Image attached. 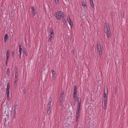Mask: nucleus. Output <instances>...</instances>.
<instances>
[{
	"mask_svg": "<svg viewBox=\"0 0 128 128\" xmlns=\"http://www.w3.org/2000/svg\"><path fill=\"white\" fill-rule=\"evenodd\" d=\"M10 84L9 83H8L7 84V88L6 90V93L7 95L8 100H10Z\"/></svg>",
	"mask_w": 128,
	"mask_h": 128,
	"instance_id": "1",
	"label": "nucleus"
},
{
	"mask_svg": "<svg viewBox=\"0 0 128 128\" xmlns=\"http://www.w3.org/2000/svg\"><path fill=\"white\" fill-rule=\"evenodd\" d=\"M63 14V12L61 11H58L56 14L55 16L58 20L61 18L62 14Z\"/></svg>",
	"mask_w": 128,
	"mask_h": 128,
	"instance_id": "2",
	"label": "nucleus"
},
{
	"mask_svg": "<svg viewBox=\"0 0 128 128\" xmlns=\"http://www.w3.org/2000/svg\"><path fill=\"white\" fill-rule=\"evenodd\" d=\"M74 92L73 96L74 98H77L78 95L77 94V89L76 86L75 85L74 87Z\"/></svg>",
	"mask_w": 128,
	"mask_h": 128,
	"instance_id": "3",
	"label": "nucleus"
},
{
	"mask_svg": "<svg viewBox=\"0 0 128 128\" xmlns=\"http://www.w3.org/2000/svg\"><path fill=\"white\" fill-rule=\"evenodd\" d=\"M105 32H110V26L107 23H105Z\"/></svg>",
	"mask_w": 128,
	"mask_h": 128,
	"instance_id": "4",
	"label": "nucleus"
},
{
	"mask_svg": "<svg viewBox=\"0 0 128 128\" xmlns=\"http://www.w3.org/2000/svg\"><path fill=\"white\" fill-rule=\"evenodd\" d=\"M18 48L19 49V52L20 53V54L19 55V57L20 58H21V55L22 54V45L21 44H20Z\"/></svg>",
	"mask_w": 128,
	"mask_h": 128,
	"instance_id": "5",
	"label": "nucleus"
},
{
	"mask_svg": "<svg viewBox=\"0 0 128 128\" xmlns=\"http://www.w3.org/2000/svg\"><path fill=\"white\" fill-rule=\"evenodd\" d=\"M10 51L9 50H7L6 51V60L7 61L10 56Z\"/></svg>",
	"mask_w": 128,
	"mask_h": 128,
	"instance_id": "6",
	"label": "nucleus"
},
{
	"mask_svg": "<svg viewBox=\"0 0 128 128\" xmlns=\"http://www.w3.org/2000/svg\"><path fill=\"white\" fill-rule=\"evenodd\" d=\"M80 111L77 110L76 113V122L77 121L78 119L79 118L80 115Z\"/></svg>",
	"mask_w": 128,
	"mask_h": 128,
	"instance_id": "7",
	"label": "nucleus"
},
{
	"mask_svg": "<svg viewBox=\"0 0 128 128\" xmlns=\"http://www.w3.org/2000/svg\"><path fill=\"white\" fill-rule=\"evenodd\" d=\"M51 105H48V108H47V113L48 114H49L50 113V108L51 107Z\"/></svg>",
	"mask_w": 128,
	"mask_h": 128,
	"instance_id": "8",
	"label": "nucleus"
},
{
	"mask_svg": "<svg viewBox=\"0 0 128 128\" xmlns=\"http://www.w3.org/2000/svg\"><path fill=\"white\" fill-rule=\"evenodd\" d=\"M106 89L104 88V97H106V92L107 93H108V90L107 89V88L106 87Z\"/></svg>",
	"mask_w": 128,
	"mask_h": 128,
	"instance_id": "9",
	"label": "nucleus"
},
{
	"mask_svg": "<svg viewBox=\"0 0 128 128\" xmlns=\"http://www.w3.org/2000/svg\"><path fill=\"white\" fill-rule=\"evenodd\" d=\"M63 98V97H62V96H60L59 100V103L60 105L61 106L62 104V100Z\"/></svg>",
	"mask_w": 128,
	"mask_h": 128,
	"instance_id": "10",
	"label": "nucleus"
},
{
	"mask_svg": "<svg viewBox=\"0 0 128 128\" xmlns=\"http://www.w3.org/2000/svg\"><path fill=\"white\" fill-rule=\"evenodd\" d=\"M98 52V53L99 56V57H101L102 55V48H100V49H98L97 50Z\"/></svg>",
	"mask_w": 128,
	"mask_h": 128,
	"instance_id": "11",
	"label": "nucleus"
},
{
	"mask_svg": "<svg viewBox=\"0 0 128 128\" xmlns=\"http://www.w3.org/2000/svg\"><path fill=\"white\" fill-rule=\"evenodd\" d=\"M25 87L24 86H23L22 88L20 90V91L23 92L24 94L25 92Z\"/></svg>",
	"mask_w": 128,
	"mask_h": 128,
	"instance_id": "12",
	"label": "nucleus"
},
{
	"mask_svg": "<svg viewBox=\"0 0 128 128\" xmlns=\"http://www.w3.org/2000/svg\"><path fill=\"white\" fill-rule=\"evenodd\" d=\"M107 98H106V97H104V106L106 105L107 103Z\"/></svg>",
	"mask_w": 128,
	"mask_h": 128,
	"instance_id": "13",
	"label": "nucleus"
},
{
	"mask_svg": "<svg viewBox=\"0 0 128 128\" xmlns=\"http://www.w3.org/2000/svg\"><path fill=\"white\" fill-rule=\"evenodd\" d=\"M8 39V36L7 34H6L4 38V40L5 42H6V40Z\"/></svg>",
	"mask_w": 128,
	"mask_h": 128,
	"instance_id": "14",
	"label": "nucleus"
},
{
	"mask_svg": "<svg viewBox=\"0 0 128 128\" xmlns=\"http://www.w3.org/2000/svg\"><path fill=\"white\" fill-rule=\"evenodd\" d=\"M106 36L108 38H110V37L111 33L110 32H106Z\"/></svg>",
	"mask_w": 128,
	"mask_h": 128,
	"instance_id": "15",
	"label": "nucleus"
},
{
	"mask_svg": "<svg viewBox=\"0 0 128 128\" xmlns=\"http://www.w3.org/2000/svg\"><path fill=\"white\" fill-rule=\"evenodd\" d=\"M62 21L63 22L64 24H65V22H66L65 17H64V16H62Z\"/></svg>",
	"mask_w": 128,
	"mask_h": 128,
	"instance_id": "16",
	"label": "nucleus"
},
{
	"mask_svg": "<svg viewBox=\"0 0 128 128\" xmlns=\"http://www.w3.org/2000/svg\"><path fill=\"white\" fill-rule=\"evenodd\" d=\"M78 104H80L81 102V99L80 98H78Z\"/></svg>",
	"mask_w": 128,
	"mask_h": 128,
	"instance_id": "17",
	"label": "nucleus"
},
{
	"mask_svg": "<svg viewBox=\"0 0 128 128\" xmlns=\"http://www.w3.org/2000/svg\"><path fill=\"white\" fill-rule=\"evenodd\" d=\"M55 0V4L56 6H58V2L59 1V0Z\"/></svg>",
	"mask_w": 128,
	"mask_h": 128,
	"instance_id": "18",
	"label": "nucleus"
},
{
	"mask_svg": "<svg viewBox=\"0 0 128 128\" xmlns=\"http://www.w3.org/2000/svg\"><path fill=\"white\" fill-rule=\"evenodd\" d=\"M81 3L82 6L84 7L85 8L86 6V4L84 1H82V2Z\"/></svg>",
	"mask_w": 128,
	"mask_h": 128,
	"instance_id": "19",
	"label": "nucleus"
},
{
	"mask_svg": "<svg viewBox=\"0 0 128 128\" xmlns=\"http://www.w3.org/2000/svg\"><path fill=\"white\" fill-rule=\"evenodd\" d=\"M101 47L100 44L98 43V46H97V50L101 48Z\"/></svg>",
	"mask_w": 128,
	"mask_h": 128,
	"instance_id": "20",
	"label": "nucleus"
},
{
	"mask_svg": "<svg viewBox=\"0 0 128 128\" xmlns=\"http://www.w3.org/2000/svg\"><path fill=\"white\" fill-rule=\"evenodd\" d=\"M80 104H78V107L77 108V110L80 111Z\"/></svg>",
	"mask_w": 128,
	"mask_h": 128,
	"instance_id": "21",
	"label": "nucleus"
},
{
	"mask_svg": "<svg viewBox=\"0 0 128 128\" xmlns=\"http://www.w3.org/2000/svg\"><path fill=\"white\" fill-rule=\"evenodd\" d=\"M54 36L52 35H50V38H49V41H51L52 40V38H53Z\"/></svg>",
	"mask_w": 128,
	"mask_h": 128,
	"instance_id": "22",
	"label": "nucleus"
},
{
	"mask_svg": "<svg viewBox=\"0 0 128 128\" xmlns=\"http://www.w3.org/2000/svg\"><path fill=\"white\" fill-rule=\"evenodd\" d=\"M90 2V4H91V6L92 8L94 7V4H93V1H92Z\"/></svg>",
	"mask_w": 128,
	"mask_h": 128,
	"instance_id": "23",
	"label": "nucleus"
},
{
	"mask_svg": "<svg viewBox=\"0 0 128 128\" xmlns=\"http://www.w3.org/2000/svg\"><path fill=\"white\" fill-rule=\"evenodd\" d=\"M52 74L53 76L54 77V75H55V74L54 71L53 70H52ZM53 77H52V78H53Z\"/></svg>",
	"mask_w": 128,
	"mask_h": 128,
	"instance_id": "24",
	"label": "nucleus"
},
{
	"mask_svg": "<svg viewBox=\"0 0 128 128\" xmlns=\"http://www.w3.org/2000/svg\"><path fill=\"white\" fill-rule=\"evenodd\" d=\"M32 13L34 16L37 14V12L35 10L32 12Z\"/></svg>",
	"mask_w": 128,
	"mask_h": 128,
	"instance_id": "25",
	"label": "nucleus"
},
{
	"mask_svg": "<svg viewBox=\"0 0 128 128\" xmlns=\"http://www.w3.org/2000/svg\"><path fill=\"white\" fill-rule=\"evenodd\" d=\"M69 24H70V26L71 28L73 26V23L72 22H71Z\"/></svg>",
	"mask_w": 128,
	"mask_h": 128,
	"instance_id": "26",
	"label": "nucleus"
},
{
	"mask_svg": "<svg viewBox=\"0 0 128 128\" xmlns=\"http://www.w3.org/2000/svg\"><path fill=\"white\" fill-rule=\"evenodd\" d=\"M50 35L53 36H54V32H50Z\"/></svg>",
	"mask_w": 128,
	"mask_h": 128,
	"instance_id": "27",
	"label": "nucleus"
},
{
	"mask_svg": "<svg viewBox=\"0 0 128 128\" xmlns=\"http://www.w3.org/2000/svg\"><path fill=\"white\" fill-rule=\"evenodd\" d=\"M54 30L52 27H51L50 28V32H54Z\"/></svg>",
	"mask_w": 128,
	"mask_h": 128,
	"instance_id": "28",
	"label": "nucleus"
},
{
	"mask_svg": "<svg viewBox=\"0 0 128 128\" xmlns=\"http://www.w3.org/2000/svg\"><path fill=\"white\" fill-rule=\"evenodd\" d=\"M16 78V68L15 70V82H16L15 79Z\"/></svg>",
	"mask_w": 128,
	"mask_h": 128,
	"instance_id": "29",
	"label": "nucleus"
},
{
	"mask_svg": "<svg viewBox=\"0 0 128 128\" xmlns=\"http://www.w3.org/2000/svg\"><path fill=\"white\" fill-rule=\"evenodd\" d=\"M49 102L48 103V105H50L51 103L52 102L51 100V99H50L49 100Z\"/></svg>",
	"mask_w": 128,
	"mask_h": 128,
	"instance_id": "30",
	"label": "nucleus"
},
{
	"mask_svg": "<svg viewBox=\"0 0 128 128\" xmlns=\"http://www.w3.org/2000/svg\"><path fill=\"white\" fill-rule=\"evenodd\" d=\"M24 52L25 54H26L27 52L26 49H24Z\"/></svg>",
	"mask_w": 128,
	"mask_h": 128,
	"instance_id": "31",
	"label": "nucleus"
},
{
	"mask_svg": "<svg viewBox=\"0 0 128 128\" xmlns=\"http://www.w3.org/2000/svg\"><path fill=\"white\" fill-rule=\"evenodd\" d=\"M64 95V93L63 92H62L61 94V96H62V97H63Z\"/></svg>",
	"mask_w": 128,
	"mask_h": 128,
	"instance_id": "32",
	"label": "nucleus"
},
{
	"mask_svg": "<svg viewBox=\"0 0 128 128\" xmlns=\"http://www.w3.org/2000/svg\"><path fill=\"white\" fill-rule=\"evenodd\" d=\"M31 8H32V12L33 11H34V7H32Z\"/></svg>",
	"mask_w": 128,
	"mask_h": 128,
	"instance_id": "33",
	"label": "nucleus"
},
{
	"mask_svg": "<svg viewBox=\"0 0 128 128\" xmlns=\"http://www.w3.org/2000/svg\"><path fill=\"white\" fill-rule=\"evenodd\" d=\"M7 74H8V72H9V68H8L7 70Z\"/></svg>",
	"mask_w": 128,
	"mask_h": 128,
	"instance_id": "34",
	"label": "nucleus"
},
{
	"mask_svg": "<svg viewBox=\"0 0 128 128\" xmlns=\"http://www.w3.org/2000/svg\"><path fill=\"white\" fill-rule=\"evenodd\" d=\"M68 22L69 23H70L72 22V20H71V19H70V20H68Z\"/></svg>",
	"mask_w": 128,
	"mask_h": 128,
	"instance_id": "35",
	"label": "nucleus"
},
{
	"mask_svg": "<svg viewBox=\"0 0 128 128\" xmlns=\"http://www.w3.org/2000/svg\"><path fill=\"white\" fill-rule=\"evenodd\" d=\"M12 54L13 56L14 54V52L13 51L12 52Z\"/></svg>",
	"mask_w": 128,
	"mask_h": 128,
	"instance_id": "36",
	"label": "nucleus"
},
{
	"mask_svg": "<svg viewBox=\"0 0 128 128\" xmlns=\"http://www.w3.org/2000/svg\"><path fill=\"white\" fill-rule=\"evenodd\" d=\"M103 108H104V109H105L106 108V106H104H104H103Z\"/></svg>",
	"mask_w": 128,
	"mask_h": 128,
	"instance_id": "37",
	"label": "nucleus"
},
{
	"mask_svg": "<svg viewBox=\"0 0 128 128\" xmlns=\"http://www.w3.org/2000/svg\"><path fill=\"white\" fill-rule=\"evenodd\" d=\"M14 117L15 118V114H14Z\"/></svg>",
	"mask_w": 128,
	"mask_h": 128,
	"instance_id": "38",
	"label": "nucleus"
},
{
	"mask_svg": "<svg viewBox=\"0 0 128 128\" xmlns=\"http://www.w3.org/2000/svg\"><path fill=\"white\" fill-rule=\"evenodd\" d=\"M77 98H74V100L76 101L77 100Z\"/></svg>",
	"mask_w": 128,
	"mask_h": 128,
	"instance_id": "39",
	"label": "nucleus"
},
{
	"mask_svg": "<svg viewBox=\"0 0 128 128\" xmlns=\"http://www.w3.org/2000/svg\"><path fill=\"white\" fill-rule=\"evenodd\" d=\"M70 17H69V18H68V19H67L68 20H70Z\"/></svg>",
	"mask_w": 128,
	"mask_h": 128,
	"instance_id": "40",
	"label": "nucleus"
},
{
	"mask_svg": "<svg viewBox=\"0 0 128 128\" xmlns=\"http://www.w3.org/2000/svg\"><path fill=\"white\" fill-rule=\"evenodd\" d=\"M8 75V76L9 75H10V74H9V72H8V74H7Z\"/></svg>",
	"mask_w": 128,
	"mask_h": 128,
	"instance_id": "41",
	"label": "nucleus"
},
{
	"mask_svg": "<svg viewBox=\"0 0 128 128\" xmlns=\"http://www.w3.org/2000/svg\"><path fill=\"white\" fill-rule=\"evenodd\" d=\"M90 2L92 1V0H90Z\"/></svg>",
	"mask_w": 128,
	"mask_h": 128,
	"instance_id": "42",
	"label": "nucleus"
},
{
	"mask_svg": "<svg viewBox=\"0 0 128 128\" xmlns=\"http://www.w3.org/2000/svg\"><path fill=\"white\" fill-rule=\"evenodd\" d=\"M72 52H74V51H73V50H72Z\"/></svg>",
	"mask_w": 128,
	"mask_h": 128,
	"instance_id": "43",
	"label": "nucleus"
},
{
	"mask_svg": "<svg viewBox=\"0 0 128 128\" xmlns=\"http://www.w3.org/2000/svg\"><path fill=\"white\" fill-rule=\"evenodd\" d=\"M78 128H81L80 127Z\"/></svg>",
	"mask_w": 128,
	"mask_h": 128,
	"instance_id": "44",
	"label": "nucleus"
},
{
	"mask_svg": "<svg viewBox=\"0 0 128 128\" xmlns=\"http://www.w3.org/2000/svg\"><path fill=\"white\" fill-rule=\"evenodd\" d=\"M6 64H7V63H6Z\"/></svg>",
	"mask_w": 128,
	"mask_h": 128,
	"instance_id": "45",
	"label": "nucleus"
}]
</instances>
